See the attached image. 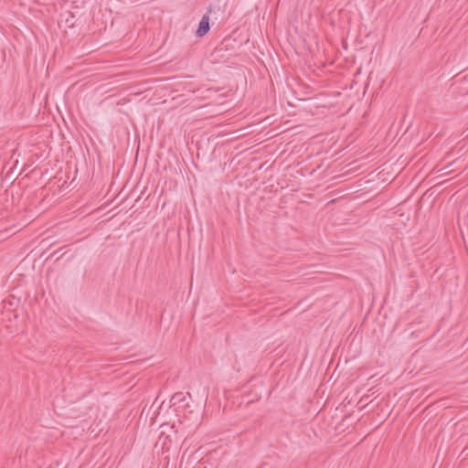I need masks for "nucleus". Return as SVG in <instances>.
I'll list each match as a JSON object with an SVG mask.
<instances>
[{"label":"nucleus","instance_id":"1","mask_svg":"<svg viewBox=\"0 0 468 468\" xmlns=\"http://www.w3.org/2000/svg\"><path fill=\"white\" fill-rule=\"evenodd\" d=\"M209 29V16L207 15H205L199 21L198 27L196 30V36L197 37H202L208 33Z\"/></svg>","mask_w":468,"mask_h":468},{"label":"nucleus","instance_id":"2","mask_svg":"<svg viewBox=\"0 0 468 468\" xmlns=\"http://www.w3.org/2000/svg\"><path fill=\"white\" fill-rule=\"evenodd\" d=\"M185 399L186 397L183 392H176L172 396L170 401L172 405H176L183 403L185 401Z\"/></svg>","mask_w":468,"mask_h":468}]
</instances>
